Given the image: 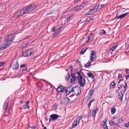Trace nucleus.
Returning a JSON list of instances; mask_svg holds the SVG:
<instances>
[{
  "label": "nucleus",
  "instance_id": "72a5a7b5",
  "mask_svg": "<svg viewBox=\"0 0 129 129\" xmlns=\"http://www.w3.org/2000/svg\"><path fill=\"white\" fill-rule=\"evenodd\" d=\"M99 4L98 5L97 4L96 5V6H95L93 8L96 9V10H98V11L100 10L99 9Z\"/></svg>",
  "mask_w": 129,
  "mask_h": 129
},
{
  "label": "nucleus",
  "instance_id": "f257e3e1",
  "mask_svg": "<svg viewBox=\"0 0 129 129\" xmlns=\"http://www.w3.org/2000/svg\"><path fill=\"white\" fill-rule=\"evenodd\" d=\"M12 34L8 35L5 39V42L7 41L5 44H4L0 47V51L5 49L10 44H12L14 40L15 37H12Z\"/></svg>",
  "mask_w": 129,
  "mask_h": 129
},
{
  "label": "nucleus",
  "instance_id": "bb28decb",
  "mask_svg": "<svg viewBox=\"0 0 129 129\" xmlns=\"http://www.w3.org/2000/svg\"><path fill=\"white\" fill-rule=\"evenodd\" d=\"M98 108H97V109H96L95 110H93L92 114V116H93V117L94 118H95L96 114V113L98 111Z\"/></svg>",
  "mask_w": 129,
  "mask_h": 129
},
{
  "label": "nucleus",
  "instance_id": "6e6552de",
  "mask_svg": "<svg viewBox=\"0 0 129 129\" xmlns=\"http://www.w3.org/2000/svg\"><path fill=\"white\" fill-rule=\"evenodd\" d=\"M61 116L56 114H53L50 116V118L49 119V121L50 122L52 120H55L57 119L59 117Z\"/></svg>",
  "mask_w": 129,
  "mask_h": 129
},
{
  "label": "nucleus",
  "instance_id": "69168bd1",
  "mask_svg": "<svg viewBox=\"0 0 129 129\" xmlns=\"http://www.w3.org/2000/svg\"><path fill=\"white\" fill-rule=\"evenodd\" d=\"M25 44V45H26V46H27L28 45V44H29V43H27L26 44Z\"/></svg>",
  "mask_w": 129,
  "mask_h": 129
},
{
  "label": "nucleus",
  "instance_id": "a18cd8bd",
  "mask_svg": "<svg viewBox=\"0 0 129 129\" xmlns=\"http://www.w3.org/2000/svg\"><path fill=\"white\" fill-rule=\"evenodd\" d=\"M36 127L35 126H30L29 127L28 129H34Z\"/></svg>",
  "mask_w": 129,
  "mask_h": 129
},
{
  "label": "nucleus",
  "instance_id": "37998d69",
  "mask_svg": "<svg viewBox=\"0 0 129 129\" xmlns=\"http://www.w3.org/2000/svg\"><path fill=\"white\" fill-rule=\"evenodd\" d=\"M5 62L0 61V67L2 66L4 64Z\"/></svg>",
  "mask_w": 129,
  "mask_h": 129
},
{
  "label": "nucleus",
  "instance_id": "412c9836",
  "mask_svg": "<svg viewBox=\"0 0 129 129\" xmlns=\"http://www.w3.org/2000/svg\"><path fill=\"white\" fill-rule=\"evenodd\" d=\"M61 30L60 28H58L57 30H56L55 31L54 33V35L55 36H56L59 34H60L61 32Z\"/></svg>",
  "mask_w": 129,
  "mask_h": 129
},
{
  "label": "nucleus",
  "instance_id": "f8f14e48",
  "mask_svg": "<svg viewBox=\"0 0 129 129\" xmlns=\"http://www.w3.org/2000/svg\"><path fill=\"white\" fill-rule=\"evenodd\" d=\"M77 80H78V82L81 86L83 87L84 86L85 83V81L84 76L81 79H77Z\"/></svg>",
  "mask_w": 129,
  "mask_h": 129
},
{
  "label": "nucleus",
  "instance_id": "79ce46f5",
  "mask_svg": "<svg viewBox=\"0 0 129 129\" xmlns=\"http://www.w3.org/2000/svg\"><path fill=\"white\" fill-rule=\"evenodd\" d=\"M104 4H101L100 7H99V9L100 10L104 6Z\"/></svg>",
  "mask_w": 129,
  "mask_h": 129
},
{
  "label": "nucleus",
  "instance_id": "2eb2a0df",
  "mask_svg": "<svg viewBox=\"0 0 129 129\" xmlns=\"http://www.w3.org/2000/svg\"><path fill=\"white\" fill-rule=\"evenodd\" d=\"M118 12H117V15L115 17V18L117 19H122L125 17L129 13H125L124 14H121L120 16H118Z\"/></svg>",
  "mask_w": 129,
  "mask_h": 129
},
{
  "label": "nucleus",
  "instance_id": "9d476101",
  "mask_svg": "<svg viewBox=\"0 0 129 129\" xmlns=\"http://www.w3.org/2000/svg\"><path fill=\"white\" fill-rule=\"evenodd\" d=\"M74 87H72L71 86L67 88L65 90V92L67 95H68L74 90Z\"/></svg>",
  "mask_w": 129,
  "mask_h": 129
},
{
  "label": "nucleus",
  "instance_id": "3c124183",
  "mask_svg": "<svg viewBox=\"0 0 129 129\" xmlns=\"http://www.w3.org/2000/svg\"><path fill=\"white\" fill-rule=\"evenodd\" d=\"M125 72L127 74L129 73V70H128L127 69H125Z\"/></svg>",
  "mask_w": 129,
  "mask_h": 129
},
{
  "label": "nucleus",
  "instance_id": "393cba45",
  "mask_svg": "<svg viewBox=\"0 0 129 129\" xmlns=\"http://www.w3.org/2000/svg\"><path fill=\"white\" fill-rule=\"evenodd\" d=\"M88 1L87 0H84V1L83 3L82 4V7H84L88 5Z\"/></svg>",
  "mask_w": 129,
  "mask_h": 129
},
{
  "label": "nucleus",
  "instance_id": "7c9ffc66",
  "mask_svg": "<svg viewBox=\"0 0 129 129\" xmlns=\"http://www.w3.org/2000/svg\"><path fill=\"white\" fill-rule=\"evenodd\" d=\"M115 84V83L114 81H112L110 84V88H114L115 87L114 86Z\"/></svg>",
  "mask_w": 129,
  "mask_h": 129
},
{
  "label": "nucleus",
  "instance_id": "de8ad7c7",
  "mask_svg": "<svg viewBox=\"0 0 129 129\" xmlns=\"http://www.w3.org/2000/svg\"><path fill=\"white\" fill-rule=\"evenodd\" d=\"M122 77V75L121 74H119L118 76V78H121Z\"/></svg>",
  "mask_w": 129,
  "mask_h": 129
},
{
  "label": "nucleus",
  "instance_id": "052dcab7",
  "mask_svg": "<svg viewBox=\"0 0 129 129\" xmlns=\"http://www.w3.org/2000/svg\"><path fill=\"white\" fill-rule=\"evenodd\" d=\"M22 48H23L24 47H26V46L25 45V44H23L22 45Z\"/></svg>",
  "mask_w": 129,
  "mask_h": 129
},
{
  "label": "nucleus",
  "instance_id": "a19ab883",
  "mask_svg": "<svg viewBox=\"0 0 129 129\" xmlns=\"http://www.w3.org/2000/svg\"><path fill=\"white\" fill-rule=\"evenodd\" d=\"M91 112H89L88 114V119H89V117L91 116Z\"/></svg>",
  "mask_w": 129,
  "mask_h": 129
},
{
  "label": "nucleus",
  "instance_id": "c03bdc74",
  "mask_svg": "<svg viewBox=\"0 0 129 129\" xmlns=\"http://www.w3.org/2000/svg\"><path fill=\"white\" fill-rule=\"evenodd\" d=\"M91 9H92V10L93 11V12H94V14L97 11H98V10H96V9H95L93 8H92Z\"/></svg>",
  "mask_w": 129,
  "mask_h": 129
},
{
  "label": "nucleus",
  "instance_id": "a878e982",
  "mask_svg": "<svg viewBox=\"0 0 129 129\" xmlns=\"http://www.w3.org/2000/svg\"><path fill=\"white\" fill-rule=\"evenodd\" d=\"M94 14V12L92 10V9H90L89 11H88L86 14V15H93Z\"/></svg>",
  "mask_w": 129,
  "mask_h": 129
},
{
  "label": "nucleus",
  "instance_id": "8fccbe9b",
  "mask_svg": "<svg viewBox=\"0 0 129 129\" xmlns=\"http://www.w3.org/2000/svg\"><path fill=\"white\" fill-rule=\"evenodd\" d=\"M123 121L122 119V118H120L119 120V123H121Z\"/></svg>",
  "mask_w": 129,
  "mask_h": 129
},
{
  "label": "nucleus",
  "instance_id": "774afa93",
  "mask_svg": "<svg viewBox=\"0 0 129 129\" xmlns=\"http://www.w3.org/2000/svg\"><path fill=\"white\" fill-rule=\"evenodd\" d=\"M96 81V80L95 79H93V81H92V82H95Z\"/></svg>",
  "mask_w": 129,
  "mask_h": 129
},
{
  "label": "nucleus",
  "instance_id": "cd10ccee",
  "mask_svg": "<svg viewBox=\"0 0 129 129\" xmlns=\"http://www.w3.org/2000/svg\"><path fill=\"white\" fill-rule=\"evenodd\" d=\"M87 74L88 75V77H91L92 79L94 78V76L92 73L90 72H88L87 73Z\"/></svg>",
  "mask_w": 129,
  "mask_h": 129
},
{
  "label": "nucleus",
  "instance_id": "6e6d98bb",
  "mask_svg": "<svg viewBox=\"0 0 129 129\" xmlns=\"http://www.w3.org/2000/svg\"><path fill=\"white\" fill-rule=\"evenodd\" d=\"M128 123H125L124 124V126L126 127H128Z\"/></svg>",
  "mask_w": 129,
  "mask_h": 129
},
{
  "label": "nucleus",
  "instance_id": "f03ea898",
  "mask_svg": "<svg viewBox=\"0 0 129 129\" xmlns=\"http://www.w3.org/2000/svg\"><path fill=\"white\" fill-rule=\"evenodd\" d=\"M124 82H125V85L124 86V85H123V86L124 87V89L120 91L118 95V98L121 101H122L123 95L124 94L125 91L127 90V87L126 83L125 81H124Z\"/></svg>",
  "mask_w": 129,
  "mask_h": 129
},
{
  "label": "nucleus",
  "instance_id": "f704fd0d",
  "mask_svg": "<svg viewBox=\"0 0 129 129\" xmlns=\"http://www.w3.org/2000/svg\"><path fill=\"white\" fill-rule=\"evenodd\" d=\"M116 111V109L115 108H113L111 109V112L112 114H114L115 113Z\"/></svg>",
  "mask_w": 129,
  "mask_h": 129
},
{
  "label": "nucleus",
  "instance_id": "1a4fd4ad",
  "mask_svg": "<svg viewBox=\"0 0 129 129\" xmlns=\"http://www.w3.org/2000/svg\"><path fill=\"white\" fill-rule=\"evenodd\" d=\"M73 90V92L74 95H77L81 93L80 88L77 86H74Z\"/></svg>",
  "mask_w": 129,
  "mask_h": 129
},
{
  "label": "nucleus",
  "instance_id": "4c0bfd02",
  "mask_svg": "<svg viewBox=\"0 0 129 129\" xmlns=\"http://www.w3.org/2000/svg\"><path fill=\"white\" fill-rule=\"evenodd\" d=\"M52 108L54 110L56 109H57L56 104H54Z\"/></svg>",
  "mask_w": 129,
  "mask_h": 129
},
{
  "label": "nucleus",
  "instance_id": "c85d7f7f",
  "mask_svg": "<svg viewBox=\"0 0 129 129\" xmlns=\"http://www.w3.org/2000/svg\"><path fill=\"white\" fill-rule=\"evenodd\" d=\"M3 107L4 109H6L9 107V105L7 103H5L4 104Z\"/></svg>",
  "mask_w": 129,
  "mask_h": 129
},
{
  "label": "nucleus",
  "instance_id": "49530a36",
  "mask_svg": "<svg viewBox=\"0 0 129 129\" xmlns=\"http://www.w3.org/2000/svg\"><path fill=\"white\" fill-rule=\"evenodd\" d=\"M29 38V37H26V38H24L20 40L19 41L21 42V41H22L24 40L25 39H28Z\"/></svg>",
  "mask_w": 129,
  "mask_h": 129
},
{
  "label": "nucleus",
  "instance_id": "c756f323",
  "mask_svg": "<svg viewBox=\"0 0 129 129\" xmlns=\"http://www.w3.org/2000/svg\"><path fill=\"white\" fill-rule=\"evenodd\" d=\"M88 48H87L86 49H84L83 48L81 50L80 52V54H83L85 51H86L87 49Z\"/></svg>",
  "mask_w": 129,
  "mask_h": 129
},
{
  "label": "nucleus",
  "instance_id": "58836bf2",
  "mask_svg": "<svg viewBox=\"0 0 129 129\" xmlns=\"http://www.w3.org/2000/svg\"><path fill=\"white\" fill-rule=\"evenodd\" d=\"M77 73H76V72H75L73 73L72 72L71 73V76H72H72H74V77H76V74Z\"/></svg>",
  "mask_w": 129,
  "mask_h": 129
},
{
  "label": "nucleus",
  "instance_id": "5701e85b",
  "mask_svg": "<svg viewBox=\"0 0 129 129\" xmlns=\"http://www.w3.org/2000/svg\"><path fill=\"white\" fill-rule=\"evenodd\" d=\"M118 46V45H116L115 46H113L112 47H111L110 49V51L111 52V54H112V52H113V51L115 50L117 48Z\"/></svg>",
  "mask_w": 129,
  "mask_h": 129
},
{
  "label": "nucleus",
  "instance_id": "864d4df0",
  "mask_svg": "<svg viewBox=\"0 0 129 129\" xmlns=\"http://www.w3.org/2000/svg\"><path fill=\"white\" fill-rule=\"evenodd\" d=\"M63 26V24H61L60 26V27L58 28H60V29L61 30V28Z\"/></svg>",
  "mask_w": 129,
  "mask_h": 129
},
{
  "label": "nucleus",
  "instance_id": "39448f33",
  "mask_svg": "<svg viewBox=\"0 0 129 129\" xmlns=\"http://www.w3.org/2000/svg\"><path fill=\"white\" fill-rule=\"evenodd\" d=\"M33 48H31L30 49L27 50L25 52L22 53V56L24 57H27L31 55L34 53V52L33 51Z\"/></svg>",
  "mask_w": 129,
  "mask_h": 129
},
{
  "label": "nucleus",
  "instance_id": "2f4dec72",
  "mask_svg": "<svg viewBox=\"0 0 129 129\" xmlns=\"http://www.w3.org/2000/svg\"><path fill=\"white\" fill-rule=\"evenodd\" d=\"M70 78V74L68 72V75L66 76H65V79L68 81Z\"/></svg>",
  "mask_w": 129,
  "mask_h": 129
},
{
  "label": "nucleus",
  "instance_id": "603ef678",
  "mask_svg": "<svg viewBox=\"0 0 129 129\" xmlns=\"http://www.w3.org/2000/svg\"><path fill=\"white\" fill-rule=\"evenodd\" d=\"M120 86H118V88L119 89H120V88H121L122 87V85H119Z\"/></svg>",
  "mask_w": 129,
  "mask_h": 129
},
{
  "label": "nucleus",
  "instance_id": "4d7b16f0",
  "mask_svg": "<svg viewBox=\"0 0 129 129\" xmlns=\"http://www.w3.org/2000/svg\"><path fill=\"white\" fill-rule=\"evenodd\" d=\"M125 77L126 78V79H127L129 77V75H127L125 76Z\"/></svg>",
  "mask_w": 129,
  "mask_h": 129
},
{
  "label": "nucleus",
  "instance_id": "aec40b11",
  "mask_svg": "<svg viewBox=\"0 0 129 129\" xmlns=\"http://www.w3.org/2000/svg\"><path fill=\"white\" fill-rule=\"evenodd\" d=\"M29 101H28L26 103L25 105H23L22 106V107L23 109H29L30 107L28 104L29 103Z\"/></svg>",
  "mask_w": 129,
  "mask_h": 129
},
{
  "label": "nucleus",
  "instance_id": "4be33fe9",
  "mask_svg": "<svg viewBox=\"0 0 129 129\" xmlns=\"http://www.w3.org/2000/svg\"><path fill=\"white\" fill-rule=\"evenodd\" d=\"M71 78L70 79V82L72 83H75V81L76 80V77H74L73 76H71Z\"/></svg>",
  "mask_w": 129,
  "mask_h": 129
},
{
  "label": "nucleus",
  "instance_id": "20e7f679",
  "mask_svg": "<svg viewBox=\"0 0 129 129\" xmlns=\"http://www.w3.org/2000/svg\"><path fill=\"white\" fill-rule=\"evenodd\" d=\"M82 116H77L74 120L73 122V125H72V128L76 127L77 125L79 123L80 120L82 118Z\"/></svg>",
  "mask_w": 129,
  "mask_h": 129
},
{
  "label": "nucleus",
  "instance_id": "5fc2aeb1",
  "mask_svg": "<svg viewBox=\"0 0 129 129\" xmlns=\"http://www.w3.org/2000/svg\"><path fill=\"white\" fill-rule=\"evenodd\" d=\"M79 0H75L73 2V3H75L76 2H77Z\"/></svg>",
  "mask_w": 129,
  "mask_h": 129
},
{
  "label": "nucleus",
  "instance_id": "423d86ee",
  "mask_svg": "<svg viewBox=\"0 0 129 129\" xmlns=\"http://www.w3.org/2000/svg\"><path fill=\"white\" fill-rule=\"evenodd\" d=\"M26 12L24 10V8L21 10L20 11L17 12L14 15V17L16 18L18 17L24 15V14H26Z\"/></svg>",
  "mask_w": 129,
  "mask_h": 129
},
{
  "label": "nucleus",
  "instance_id": "e2e57ef3",
  "mask_svg": "<svg viewBox=\"0 0 129 129\" xmlns=\"http://www.w3.org/2000/svg\"><path fill=\"white\" fill-rule=\"evenodd\" d=\"M69 69H70V71L72 72V68H69Z\"/></svg>",
  "mask_w": 129,
  "mask_h": 129
},
{
  "label": "nucleus",
  "instance_id": "09e8293b",
  "mask_svg": "<svg viewBox=\"0 0 129 129\" xmlns=\"http://www.w3.org/2000/svg\"><path fill=\"white\" fill-rule=\"evenodd\" d=\"M83 7H82V4L80 5L78 7V8L80 9H82Z\"/></svg>",
  "mask_w": 129,
  "mask_h": 129
},
{
  "label": "nucleus",
  "instance_id": "bf43d9fd",
  "mask_svg": "<svg viewBox=\"0 0 129 129\" xmlns=\"http://www.w3.org/2000/svg\"><path fill=\"white\" fill-rule=\"evenodd\" d=\"M91 103L89 102L88 104V107L89 108L90 107V106L91 105Z\"/></svg>",
  "mask_w": 129,
  "mask_h": 129
},
{
  "label": "nucleus",
  "instance_id": "6ab92c4d",
  "mask_svg": "<svg viewBox=\"0 0 129 129\" xmlns=\"http://www.w3.org/2000/svg\"><path fill=\"white\" fill-rule=\"evenodd\" d=\"M77 73L78 75V76L76 77L77 79H81L83 77L82 75V74H83V72L81 71V70H80V71L77 72Z\"/></svg>",
  "mask_w": 129,
  "mask_h": 129
},
{
  "label": "nucleus",
  "instance_id": "7ed1b4c3",
  "mask_svg": "<svg viewBox=\"0 0 129 129\" xmlns=\"http://www.w3.org/2000/svg\"><path fill=\"white\" fill-rule=\"evenodd\" d=\"M36 7V6L35 5H30L27 6L26 7L24 8H23L26 13H27L35 9Z\"/></svg>",
  "mask_w": 129,
  "mask_h": 129
},
{
  "label": "nucleus",
  "instance_id": "680f3d73",
  "mask_svg": "<svg viewBox=\"0 0 129 129\" xmlns=\"http://www.w3.org/2000/svg\"><path fill=\"white\" fill-rule=\"evenodd\" d=\"M94 100V99H93V100H91L89 101V102L91 103Z\"/></svg>",
  "mask_w": 129,
  "mask_h": 129
},
{
  "label": "nucleus",
  "instance_id": "ddd939ff",
  "mask_svg": "<svg viewBox=\"0 0 129 129\" xmlns=\"http://www.w3.org/2000/svg\"><path fill=\"white\" fill-rule=\"evenodd\" d=\"M70 101V99L67 98H63L60 101L61 104H62L65 105L67 104Z\"/></svg>",
  "mask_w": 129,
  "mask_h": 129
},
{
  "label": "nucleus",
  "instance_id": "c9c22d12",
  "mask_svg": "<svg viewBox=\"0 0 129 129\" xmlns=\"http://www.w3.org/2000/svg\"><path fill=\"white\" fill-rule=\"evenodd\" d=\"M91 63L89 61L85 65V67L86 68L89 67L91 65Z\"/></svg>",
  "mask_w": 129,
  "mask_h": 129
},
{
  "label": "nucleus",
  "instance_id": "13d9d810",
  "mask_svg": "<svg viewBox=\"0 0 129 129\" xmlns=\"http://www.w3.org/2000/svg\"><path fill=\"white\" fill-rule=\"evenodd\" d=\"M55 27L54 26L52 28V31H55Z\"/></svg>",
  "mask_w": 129,
  "mask_h": 129
},
{
  "label": "nucleus",
  "instance_id": "e433bc0d",
  "mask_svg": "<svg viewBox=\"0 0 129 129\" xmlns=\"http://www.w3.org/2000/svg\"><path fill=\"white\" fill-rule=\"evenodd\" d=\"M109 124L113 126L115 124V123L114 122L110 121H109Z\"/></svg>",
  "mask_w": 129,
  "mask_h": 129
},
{
  "label": "nucleus",
  "instance_id": "4468645a",
  "mask_svg": "<svg viewBox=\"0 0 129 129\" xmlns=\"http://www.w3.org/2000/svg\"><path fill=\"white\" fill-rule=\"evenodd\" d=\"M11 66L14 70H17L19 68V65L17 61L12 64Z\"/></svg>",
  "mask_w": 129,
  "mask_h": 129
},
{
  "label": "nucleus",
  "instance_id": "9b49d317",
  "mask_svg": "<svg viewBox=\"0 0 129 129\" xmlns=\"http://www.w3.org/2000/svg\"><path fill=\"white\" fill-rule=\"evenodd\" d=\"M94 88H92L90 90L89 92V93L86 97V98H87V101H88V100H89L91 98L92 94L94 93Z\"/></svg>",
  "mask_w": 129,
  "mask_h": 129
},
{
  "label": "nucleus",
  "instance_id": "b1692460",
  "mask_svg": "<svg viewBox=\"0 0 129 129\" xmlns=\"http://www.w3.org/2000/svg\"><path fill=\"white\" fill-rule=\"evenodd\" d=\"M11 106H10V108L9 109H8L7 111L6 110V111L5 112V117H6L8 115H9L10 112V111L11 110V109L10 108Z\"/></svg>",
  "mask_w": 129,
  "mask_h": 129
},
{
  "label": "nucleus",
  "instance_id": "a211bd4d",
  "mask_svg": "<svg viewBox=\"0 0 129 129\" xmlns=\"http://www.w3.org/2000/svg\"><path fill=\"white\" fill-rule=\"evenodd\" d=\"M20 69L22 71H27V68L26 65L25 64H23L21 65L20 67Z\"/></svg>",
  "mask_w": 129,
  "mask_h": 129
},
{
  "label": "nucleus",
  "instance_id": "0eeeda50",
  "mask_svg": "<svg viewBox=\"0 0 129 129\" xmlns=\"http://www.w3.org/2000/svg\"><path fill=\"white\" fill-rule=\"evenodd\" d=\"M96 57V55L95 51L94 50H92L90 54V59L92 62L94 61Z\"/></svg>",
  "mask_w": 129,
  "mask_h": 129
},
{
  "label": "nucleus",
  "instance_id": "338daca9",
  "mask_svg": "<svg viewBox=\"0 0 129 129\" xmlns=\"http://www.w3.org/2000/svg\"><path fill=\"white\" fill-rule=\"evenodd\" d=\"M123 79H119V80L120 81V82L122 81H123Z\"/></svg>",
  "mask_w": 129,
  "mask_h": 129
},
{
  "label": "nucleus",
  "instance_id": "f3484780",
  "mask_svg": "<svg viewBox=\"0 0 129 129\" xmlns=\"http://www.w3.org/2000/svg\"><path fill=\"white\" fill-rule=\"evenodd\" d=\"M108 119L107 117L106 118L103 120V121L104 123V124L103 125V127L104 129H108V127L107 126V120Z\"/></svg>",
  "mask_w": 129,
  "mask_h": 129
},
{
  "label": "nucleus",
  "instance_id": "ea45409f",
  "mask_svg": "<svg viewBox=\"0 0 129 129\" xmlns=\"http://www.w3.org/2000/svg\"><path fill=\"white\" fill-rule=\"evenodd\" d=\"M92 38L91 37H90V36H89L88 37H87V39H88L86 41L87 42H88Z\"/></svg>",
  "mask_w": 129,
  "mask_h": 129
},
{
  "label": "nucleus",
  "instance_id": "dca6fc26",
  "mask_svg": "<svg viewBox=\"0 0 129 129\" xmlns=\"http://www.w3.org/2000/svg\"><path fill=\"white\" fill-rule=\"evenodd\" d=\"M65 87L61 85L58 86L56 89V90L58 92H62L64 91Z\"/></svg>",
  "mask_w": 129,
  "mask_h": 129
},
{
  "label": "nucleus",
  "instance_id": "473e14b6",
  "mask_svg": "<svg viewBox=\"0 0 129 129\" xmlns=\"http://www.w3.org/2000/svg\"><path fill=\"white\" fill-rule=\"evenodd\" d=\"M102 31L100 32V33H99V35L103 34L104 35H105L106 34V31L104 29H102L101 30Z\"/></svg>",
  "mask_w": 129,
  "mask_h": 129
},
{
  "label": "nucleus",
  "instance_id": "0e129e2a",
  "mask_svg": "<svg viewBox=\"0 0 129 129\" xmlns=\"http://www.w3.org/2000/svg\"><path fill=\"white\" fill-rule=\"evenodd\" d=\"M93 19L92 18H90V19H89V20L88 21L89 22H90L91 21H91L92 20H93Z\"/></svg>",
  "mask_w": 129,
  "mask_h": 129
}]
</instances>
